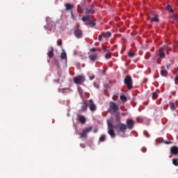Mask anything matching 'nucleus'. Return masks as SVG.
Returning a JSON list of instances; mask_svg holds the SVG:
<instances>
[{"instance_id":"1","label":"nucleus","mask_w":178,"mask_h":178,"mask_svg":"<svg viewBox=\"0 0 178 178\" xmlns=\"http://www.w3.org/2000/svg\"><path fill=\"white\" fill-rule=\"evenodd\" d=\"M124 83L125 86H127L128 90H131V88H133V79H131V76L129 75L125 76Z\"/></svg>"},{"instance_id":"2","label":"nucleus","mask_w":178,"mask_h":178,"mask_svg":"<svg viewBox=\"0 0 178 178\" xmlns=\"http://www.w3.org/2000/svg\"><path fill=\"white\" fill-rule=\"evenodd\" d=\"M107 126L108 129V134H109V136H111L112 138H115V131H113V129L115 128V127L113 126V124L108 122Z\"/></svg>"},{"instance_id":"3","label":"nucleus","mask_w":178,"mask_h":178,"mask_svg":"<svg viewBox=\"0 0 178 178\" xmlns=\"http://www.w3.org/2000/svg\"><path fill=\"white\" fill-rule=\"evenodd\" d=\"M109 109L111 112H119V104L114 102H111L109 104Z\"/></svg>"},{"instance_id":"4","label":"nucleus","mask_w":178,"mask_h":178,"mask_svg":"<svg viewBox=\"0 0 178 178\" xmlns=\"http://www.w3.org/2000/svg\"><path fill=\"white\" fill-rule=\"evenodd\" d=\"M118 133H125L127 130V126L123 123H120L116 125Z\"/></svg>"},{"instance_id":"5","label":"nucleus","mask_w":178,"mask_h":178,"mask_svg":"<svg viewBox=\"0 0 178 178\" xmlns=\"http://www.w3.org/2000/svg\"><path fill=\"white\" fill-rule=\"evenodd\" d=\"M86 81V77L79 75L75 78H74V83H75V84H83V83H84Z\"/></svg>"},{"instance_id":"6","label":"nucleus","mask_w":178,"mask_h":178,"mask_svg":"<svg viewBox=\"0 0 178 178\" xmlns=\"http://www.w3.org/2000/svg\"><path fill=\"white\" fill-rule=\"evenodd\" d=\"M92 130V127L90 126L88 128H86L85 129L83 130L82 134H80L81 138H87V134L90 133Z\"/></svg>"},{"instance_id":"7","label":"nucleus","mask_w":178,"mask_h":178,"mask_svg":"<svg viewBox=\"0 0 178 178\" xmlns=\"http://www.w3.org/2000/svg\"><path fill=\"white\" fill-rule=\"evenodd\" d=\"M126 126L127 129H129V130H133V129H134V121L133 120V119L127 120Z\"/></svg>"},{"instance_id":"8","label":"nucleus","mask_w":178,"mask_h":178,"mask_svg":"<svg viewBox=\"0 0 178 178\" xmlns=\"http://www.w3.org/2000/svg\"><path fill=\"white\" fill-rule=\"evenodd\" d=\"M76 38H83V31L81 29H74Z\"/></svg>"},{"instance_id":"9","label":"nucleus","mask_w":178,"mask_h":178,"mask_svg":"<svg viewBox=\"0 0 178 178\" xmlns=\"http://www.w3.org/2000/svg\"><path fill=\"white\" fill-rule=\"evenodd\" d=\"M90 104L88 105L90 111L94 112L97 109V106L94 104L92 99L89 100Z\"/></svg>"},{"instance_id":"10","label":"nucleus","mask_w":178,"mask_h":178,"mask_svg":"<svg viewBox=\"0 0 178 178\" xmlns=\"http://www.w3.org/2000/svg\"><path fill=\"white\" fill-rule=\"evenodd\" d=\"M95 13V10H94L93 7H89L86 8V11L85 13V15H88L90 16V15H94Z\"/></svg>"},{"instance_id":"11","label":"nucleus","mask_w":178,"mask_h":178,"mask_svg":"<svg viewBox=\"0 0 178 178\" xmlns=\"http://www.w3.org/2000/svg\"><path fill=\"white\" fill-rule=\"evenodd\" d=\"M165 50L163 48L159 49V56L161 58V59H165Z\"/></svg>"},{"instance_id":"12","label":"nucleus","mask_w":178,"mask_h":178,"mask_svg":"<svg viewBox=\"0 0 178 178\" xmlns=\"http://www.w3.org/2000/svg\"><path fill=\"white\" fill-rule=\"evenodd\" d=\"M78 120H79L81 124H84V123H86V117L84 115H78Z\"/></svg>"},{"instance_id":"13","label":"nucleus","mask_w":178,"mask_h":178,"mask_svg":"<svg viewBox=\"0 0 178 178\" xmlns=\"http://www.w3.org/2000/svg\"><path fill=\"white\" fill-rule=\"evenodd\" d=\"M170 152L172 154V155H177L178 154V147L176 146H174L171 147Z\"/></svg>"},{"instance_id":"14","label":"nucleus","mask_w":178,"mask_h":178,"mask_svg":"<svg viewBox=\"0 0 178 178\" xmlns=\"http://www.w3.org/2000/svg\"><path fill=\"white\" fill-rule=\"evenodd\" d=\"M85 24L86 26H90V27H95L96 24L90 19L89 21L86 22Z\"/></svg>"},{"instance_id":"15","label":"nucleus","mask_w":178,"mask_h":178,"mask_svg":"<svg viewBox=\"0 0 178 178\" xmlns=\"http://www.w3.org/2000/svg\"><path fill=\"white\" fill-rule=\"evenodd\" d=\"M88 58L90 60H92V62H95V60L98 59V55L97 54L90 55Z\"/></svg>"},{"instance_id":"16","label":"nucleus","mask_w":178,"mask_h":178,"mask_svg":"<svg viewBox=\"0 0 178 178\" xmlns=\"http://www.w3.org/2000/svg\"><path fill=\"white\" fill-rule=\"evenodd\" d=\"M65 6L66 10H72L73 8H74V6L70 3H66Z\"/></svg>"},{"instance_id":"17","label":"nucleus","mask_w":178,"mask_h":178,"mask_svg":"<svg viewBox=\"0 0 178 178\" xmlns=\"http://www.w3.org/2000/svg\"><path fill=\"white\" fill-rule=\"evenodd\" d=\"M167 74H168V71L166 70H165V67H163V68H161V75L163 77H165V76H166Z\"/></svg>"},{"instance_id":"18","label":"nucleus","mask_w":178,"mask_h":178,"mask_svg":"<svg viewBox=\"0 0 178 178\" xmlns=\"http://www.w3.org/2000/svg\"><path fill=\"white\" fill-rule=\"evenodd\" d=\"M163 48L168 55H169V51H172V48L168 45H165Z\"/></svg>"},{"instance_id":"19","label":"nucleus","mask_w":178,"mask_h":178,"mask_svg":"<svg viewBox=\"0 0 178 178\" xmlns=\"http://www.w3.org/2000/svg\"><path fill=\"white\" fill-rule=\"evenodd\" d=\"M88 106V105L87 104V103L86 102L81 103V111H87Z\"/></svg>"},{"instance_id":"20","label":"nucleus","mask_w":178,"mask_h":178,"mask_svg":"<svg viewBox=\"0 0 178 178\" xmlns=\"http://www.w3.org/2000/svg\"><path fill=\"white\" fill-rule=\"evenodd\" d=\"M168 106L171 109V111H176V105L174 104V103L170 102L169 103Z\"/></svg>"},{"instance_id":"21","label":"nucleus","mask_w":178,"mask_h":178,"mask_svg":"<svg viewBox=\"0 0 178 178\" xmlns=\"http://www.w3.org/2000/svg\"><path fill=\"white\" fill-rule=\"evenodd\" d=\"M47 56L49 58H51L54 57V48H51V51H48Z\"/></svg>"},{"instance_id":"22","label":"nucleus","mask_w":178,"mask_h":178,"mask_svg":"<svg viewBox=\"0 0 178 178\" xmlns=\"http://www.w3.org/2000/svg\"><path fill=\"white\" fill-rule=\"evenodd\" d=\"M165 10H168V12H171V13L174 12L173 8H172V6L170 5H167L165 6Z\"/></svg>"},{"instance_id":"23","label":"nucleus","mask_w":178,"mask_h":178,"mask_svg":"<svg viewBox=\"0 0 178 178\" xmlns=\"http://www.w3.org/2000/svg\"><path fill=\"white\" fill-rule=\"evenodd\" d=\"M90 19V15H86V16H83V17H82V22H88V21H89Z\"/></svg>"},{"instance_id":"24","label":"nucleus","mask_w":178,"mask_h":178,"mask_svg":"<svg viewBox=\"0 0 178 178\" xmlns=\"http://www.w3.org/2000/svg\"><path fill=\"white\" fill-rule=\"evenodd\" d=\"M136 120H137L138 123H143L144 122V118H143L141 116H138L136 118Z\"/></svg>"},{"instance_id":"25","label":"nucleus","mask_w":178,"mask_h":178,"mask_svg":"<svg viewBox=\"0 0 178 178\" xmlns=\"http://www.w3.org/2000/svg\"><path fill=\"white\" fill-rule=\"evenodd\" d=\"M120 99H121L122 102H126L127 101V97L124 95H120Z\"/></svg>"},{"instance_id":"26","label":"nucleus","mask_w":178,"mask_h":178,"mask_svg":"<svg viewBox=\"0 0 178 178\" xmlns=\"http://www.w3.org/2000/svg\"><path fill=\"white\" fill-rule=\"evenodd\" d=\"M60 58H61V59L67 60V56L66 55V52L64 51V52L61 53Z\"/></svg>"},{"instance_id":"27","label":"nucleus","mask_w":178,"mask_h":178,"mask_svg":"<svg viewBox=\"0 0 178 178\" xmlns=\"http://www.w3.org/2000/svg\"><path fill=\"white\" fill-rule=\"evenodd\" d=\"M105 140H106V136H105V135H102L99 138L100 143H104Z\"/></svg>"},{"instance_id":"28","label":"nucleus","mask_w":178,"mask_h":178,"mask_svg":"<svg viewBox=\"0 0 178 178\" xmlns=\"http://www.w3.org/2000/svg\"><path fill=\"white\" fill-rule=\"evenodd\" d=\"M150 22H152H152H156L158 23L159 22V19L157 18V17H153L150 19Z\"/></svg>"},{"instance_id":"29","label":"nucleus","mask_w":178,"mask_h":178,"mask_svg":"<svg viewBox=\"0 0 178 178\" xmlns=\"http://www.w3.org/2000/svg\"><path fill=\"white\" fill-rule=\"evenodd\" d=\"M115 120L118 123L120 122V115L119 113L115 114Z\"/></svg>"},{"instance_id":"30","label":"nucleus","mask_w":178,"mask_h":178,"mask_svg":"<svg viewBox=\"0 0 178 178\" xmlns=\"http://www.w3.org/2000/svg\"><path fill=\"white\" fill-rule=\"evenodd\" d=\"M172 163L175 166H178V158L172 159Z\"/></svg>"},{"instance_id":"31","label":"nucleus","mask_w":178,"mask_h":178,"mask_svg":"<svg viewBox=\"0 0 178 178\" xmlns=\"http://www.w3.org/2000/svg\"><path fill=\"white\" fill-rule=\"evenodd\" d=\"M74 30H80V23L77 22L74 28Z\"/></svg>"},{"instance_id":"32","label":"nucleus","mask_w":178,"mask_h":178,"mask_svg":"<svg viewBox=\"0 0 178 178\" xmlns=\"http://www.w3.org/2000/svg\"><path fill=\"white\" fill-rule=\"evenodd\" d=\"M128 56H129V58H134L136 56V54H134L133 52H129Z\"/></svg>"},{"instance_id":"33","label":"nucleus","mask_w":178,"mask_h":178,"mask_svg":"<svg viewBox=\"0 0 178 178\" xmlns=\"http://www.w3.org/2000/svg\"><path fill=\"white\" fill-rule=\"evenodd\" d=\"M152 98H153V99H156V98H158V93L153 92L152 93Z\"/></svg>"},{"instance_id":"34","label":"nucleus","mask_w":178,"mask_h":178,"mask_svg":"<svg viewBox=\"0 0 178 178\" xmlns=\"http://www.w3.org/2000/svg\"><path fill=\"white\" fill-rule=\"evenodd\" d=\"M111 35H112V33H111V32L108 31V32H106L105 34H104V37H111Z\"/></svg>"},{"instance_id":"35","label":"nucleus","mask_w":178,"mask_h":178,"mask_svg":"<svg viewBox=\"0 0 178 178\" xmlns=\"http://www.w3.org/2000/svg\"><path fill=\"white\" fill-rule=\"evenodd\" d=\"M105 58L106 59H111V58H112V55L111 54H106L105 55Z\"/></svg>"},{"instance_id":"36","label":"nucleus","mask_w":178,"mask_h":178,"mask_svg":"<svg viewBox=\"0 0 178 178\" xmlns=\"http://www.w3.org/2000/svg\"><path fill=\"white\" fill-rule=\"evenodd\" d=\"M57 45L58 46L62 45V40L60 39L57 40Z\"/></svg>"},{"instance_id":"37","label":"nucleus","mask_w":178,"mask_h":178,"mask_svg":"<svg viewBox=\"0 0 178 178\" xmlns=\"http://www.w3.org/2000/svg\"><path fill=\"white\" fill-rule=\"evenodd\" d=\"M118 95H114L113 96V101H117V100H118Z\"/></svg>"},{"instance_id":"38","label":"nucleus","mask_w":178,"mask_h":178,"mask_svg":"<svg viewBox=\"0 0 178 178\" xmlns=\"http://www.w3.org/2000/svg\"><path fill=\"white\" fill-rule=\"evenodd\" d=\"M95 79V75H92L89 77V80H94Z\"/></svg>"},{"instance_id":"39","label":"nucleus","mask_w":178,"mask_h":178,"mask_svg":"<svg viewBox=\"0 0 178 178\" xmlns=\"http://www.w3.org/2000/svg\"><path fill=\"white\" fill-rule=\"evenodd\" d=\"M104 88H109V83H104Z\"/></svg>"},{"instance_id":"40","label":"nucleus","mask_w":178,"mask_h":178,"mask_svg":"<svg viewBox=\"0 0 178 178\" xmlns=\"http://www.w3.org/2000/svg\"><path fill=\"white\" fill-rule=\"evenodd\" d=\"M97 51V49L95 47H93L90 49V52H95Z\"/></svg>"},{"instance_id":"41","label":"nucleus","mask_w":178,"mask_h":178,"mask_svg":"<svg viewBox=\"0 0 178 178\" xmlns=\"http://www.w3.org/2000/svg\"><path fill=\"white\" fill-rule=\"evenodd\" d=\"M98 40H99V41H102V35H99Z\"/></svg>"},{"instance_id":"42","label":"nucleus","mask_w":178,"mask_h":178,"mask_svg":"<svg viewBox=\"0 0 178 178\" xmlns=\"http://www.w3.org/2000/svg\"><path fill=\"white\" fill-rule=\"evenodd\" d=\"M93 86H94V87H95L96 88H99V86H98V84H97L96 83H94Z\"/></svg>"},{"instance_id":"43","label":"nucleus","mask_w":178,"mask_h":178,"mask_svg":"<svg viewBox=\"0 0 178 178\" xmlns=\"http://www.w3.org/2000/svg\"><path fill=\"white\" fill-rule=\"evenodd\" d=\"M80 147H81V148H86V145H84V144H83V143H81V144H80Z\"/></svg>"},{"instance_id":"44","label":"nucleus","mask_w":178,"mask_h":178,"mask_svg":"<svg viewBox=\"0 0 178 178\" xmlns=\"http://www.w3.org/2000/svg\"><path fill=\"white\" fill-rule=\"evenodd\" d=\"M172 19H174V20H177V16H176V15H174L172 16Z\"/></svg>"},{"instance_id":"45","label":"nucleus","mask_w":178,"mask_h":178,"mask_svg":"<svg viewBox=\"0 0 178 178\" xmlns=\"http://www.w3.org/2000/svg\"><path fill=\"white\" fill-rule=\"evenodd\" d=\"M165 144H167V145L172 144V142H170V141H165Z\"/></svg>"},{"instance_id":"46","label":"nucleus","mask_w":178,"mask_h":178,"mask_svg":"<svg viewBox=\"0 0 178 178\" xmlns=\"http://www.w3.org/2000/svg\"><path fill=\"white\" fill-rule=\"evenodd\" d=\"M170 66H172V65L168 64V65H166L167 69H169V67H170Z\"/></svg>"},{"instance_id":"47","label":"nucleus","mask_w":178,"mask_h":178,"mask_svg":"<svg viewBox=\"0 0 178 178\" xmlns=\"http://www.w3.org/2000/svg\"><path fill=\"white\" fill-rule=\"evenodd\" d=\"M175 81H178V75L175 76Z\"/></svg>"},{"instance_id":"48","label":"nucleus","mask_w":178,"mask_h":178,"mask_svg":"<svg viewBox=\"0 0 178 178\" xmlns=\"http://www.w3.org/2000/svg\"><path fill=\"white\" fill-rule=\"evenodd\" d=\"M98 131V129H95V130L93 131V133H97Z\"/></svg>"},{"instance_id":"49","label":"nucleus","mask_w":178,"mask_h":178,"mask_svg":"<svg viewBox=\"0 0 178 178\" xmlns=\"http://www.w3.org/2000/svg\"><path fill=\"white\" fill-rule=\"evenodd\" d=\"M59 81H60L59 79H57V80L55 81V82L57 83V84H59Z\"/></svg>"},{"instance_id":"50","label":"nucleus","mask_w":178,"mask_h":178,"mask_svg":"<svg viewBox=\"0 0 178 178\" xmlns=\"http://www.w3.org/2000/svg\"><path fill=\"white\" fill-rule=\"evenodd\" d=\"M103 74L105 76L106 74V72L105 70L103 71Z\"/></svg>"},{"instance_id":"51","label":"nucleus","mask_w":178,"mask_h":178,"mask_svg":"<svg viewBox=\"0 0 178 178\" xmlns=\"http://www.w3.org/2000/svg\"><path fill=\"white\" fill-rule=\"evenodd\" d=\"M71 15H72V17L74 16L73 11H71Z\"/></svg>"},{"instance_id":"52","label":"nucleus","mask_w":178,"mask_h":178,"mask_svg":"<svg viewBox=\"0 0 178 178\" xmlns=\"http://www.w3.org/2000/svg\"><path fill=\"white\" fill-rule=\"evenodd\" d=\"M143 83H147V81L145 79Z\"/></svg>"},{"instance_id":"53","label":"nucleus","mask_w":178,"mask_h":178,"mask_svg":"<svg viewBox=\"0 0 178 178\" xmlns=\"http://www.w3.org/2000/svg\"><path fill=\"white\" fill-rule=\"evenodd\" d=\"M64 90H66V88H63L62 90L63 91Z\"/></svg>"},{"instance_id":"54","label":"nucleus","mask_w":178,"mask_h":178,"mask_svg":"<svg viewBox=\"0 0 178 178\" xmlns=\"http://www.w3.org/2000/svg\"><path fill=\"white\" fill-rule=\"evenodd\" d=\"M172 95H175V92H172Z\"/></svg>"}]
</instances>
